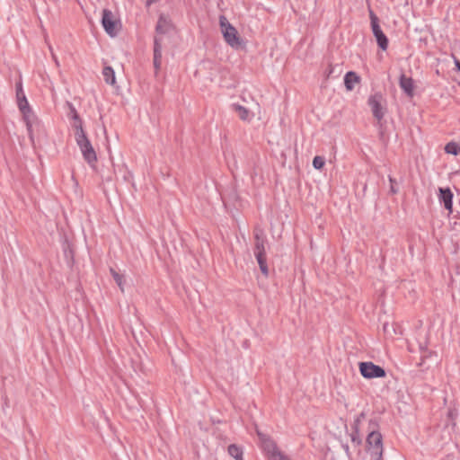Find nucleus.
Returning a JSON list of instances; mask_svg holds the SVG:
<instances>
[{
	"label": "nucleus",
	"mask_w": 460,
	"mask_h": 460,
	"mask_svg": "<svg viewBox=\"0 0 460 460\" xmlns=\"http://www.w3.org/2000/svg\"><path fill=\"white\" fill-rule=\"evenodd\" d=\"M172 29L171 21L164 15L161 14L155 26L156 35L154 39V67L157 73L162 65V50H163V35L169 32Z\"/></svg>",
	"instance_id": "obj_1"
},
{
	"label": "nucleus",
	"mask_w": 460,
	"mask_h": 460,
	"mask_svg": "<svg viewBox=\"0 0 460 460\" xmlns=\"http://www.w3.org/2000/svg\"><path fill=\"white\" fill-rule=\"evenodd\" d=\"M254 235V248L253 253L259 264L261 273L265 276H269V268L267 265L266 259V249L267 238L261 228H255L253 232Z\"/></svg>",
	"instance_id": "obj_2"
},
{
	"label": "nucleus",
	"mask_w": 460,
	"mask_h": 460,
	"mask_svg": "<svg viewBox=\"0 0 460 460\" xmlns=\"http://www.w3.org/2000/svg\"><path fill=\"white\" fill-rule=\"evenodd\" d=\"M221 32L226 42L234 49H243L245 48L243 40L240 37L237 30L228 22L226 17H219Z\"/></svg>",
	"instance_id": "obj_3"
},
{
	"label": "nucleus",
	"mask_w": 460,
	"mask_h": 460,
	"mask_svg": "<svg viewBox=\"0 0 460 460\" xmlns=\"http://www.w3.org/2000/svg\"><path fill=\"white\" fill-rule=\"evenodd\" d=\"M75 141L80 147L84 160L89 164H93L97 161L96 153L88 139L83 127L79 126V130L75 132Z\"/></svg>",
	"instance_id": "obj_4"
},
{
	"label": "nucleus",
	"mask_w": 460,
	"mask_h": 460,
	"mask_svg": "<svg viewBox=\"0 0 460 460\" xmlns=\"http://www.w3.org/2000/svg\"><path fill=\"white\" fill-rule=\"evenodd\" d=\"M102 24L106 33L111 37L116 36L121 28L119 20L109 9L102 10Z\"/></svg>",
	"instance_id": "obj_5"
},
{
	"label": "nucleus",
	"mask_w": 460,
	"mask_h": 460,
	"mask_svg": "<svg viewBox=\"0 0 460 460\" xmlns=\"http://www.w3.org/2000/svg\"><path fill=\"white\" fill-rule=\"evenodd\" d=\"M369 16L372 32L376 40L377 45L382 50H386L388 48V39L380 28L378 18L371 10L369 11Z\"/></svg>",
	"instance_id": "obj_6"
},
{
	"label": "nucleus",
	"mask_w": 460,
	"mask_h": 460,
	"mask_svg": "<svg viewBox=\"0 0 460 460\" xmlns=\"http://www.w3.org/2000/svg\"><path fill=\"white\" fill-rule=\"evenodd\" d=\"M360 374L367 379L385 377L386 376L385 370L380 366L375 365L373 362H360L359 363Z\"/></svg>",
	"instance_id": "obj_7"
},
{
	"label": "nucleus",
	"mask_w": 460,
	"mask_h": 460,
	"mask_svg": "<svg viewBox=\"0 0 460 460\" xmlns=\"http://www.w3.org/2000/svg\"><path fill=\"white\" fill-rule=\"evenodd\" d=\"M384 102H385L384 97H383L382 93H376L375 94L371 95L367 101L368 105L371 108L373 116L378 121H380L384 118L385 113V109L383 105Z\"/></svg>",
	"instance_id": "obj_8"
},
{
	"label": "nucleus",
	"mask_w": 460,
	"mask_h": 460,
	"mask_svg": "<svg viewBox=\"0 0 460 460\" xmlns=\"http://www.w3.org/2000/svg\"><path fill=\"white\" fill-rule=\"evenodd\" d=\"M257 434L264 443L265 448L271 454L272 460H290L287 456L278 450L275 443L271 439L262 435L260 431H257Z\"/></svg>",
	"instance_id": "obj_9"
},
{
	"label": "nucleus",
	"mask_w": 460,
	"mask_h": 460,
	"mask_svg": "<svg viewBox=\"0 0 460 460\" xmlns=\"http://www.w3.org/2000/svg\"><path fill=\"white\" fill-rule=\"evenodd\" d=\"M378 424L376 420L369 421V429H371L369 434L367 437V443L370 447L381 449L382 448V435L380 432L376 430Z\"/></svg>",
	"instance_id": "obj_10"
},
{
	"label": "nucleus",
	"mask_w": 460,
	"mask_h": 460,
	"mask_svg": "<svg viewBox=\"0 0 460 460\" xmlns=\"http://www.w3.org/2000/svg\"><path fill=\"white\" fill-rule=\"evenodd\" d=\"M19 109H20L21 112L22 113L23 119L25 121L26 128L28 130L29 137H30L31 141L33 143L34 137H33V132H32V126H33V123L37 120V118L34 115V113L32 112L29 104L26 106L24 105L23 107H21Z\"/></svg>",
	"instance_id": "obj_11"
},
{
	"label": "nucleus",
	"mask_w": 460,
	"mask_h": 460,
	"mask_svg": "<svg viewBox=\"0 0 460 460\" xmlns=\"http://www.w3.org/2000/svg\"><path fill=\"white\" fill-rule=\"evenodd\" d=\"M366 414L365 412H361L357 418L354 420L353 425H352V433L350 434V439L351 442L354 444L355 447H358L362 443V439L358 434V426L362 419H365Z\"/></svg>",
	"instance_id": "obj_12"
},
{
	"label": "nucleus",
	"mask_w": 460,
	"mask_h": 460,
	"mask_svg": "<svg viewBox=\"0 0 460 460\" xmlns=\"http://www.w3.org/2000/svg\"><path fill=\"white\" fill-rule=\"evenodd\" d=\"M439 199L444 203L445 208L452 212L453 193L449 188H439Z\"/></svg>",
	"instance_id": "obj_13"
},
{
	"label": "nucleus",
	"mask_w": 460,
	"mask_h": 460,
	"mask_svg": "<svg viewBox=\"0 0 460 460\" xmlns=\"http://www.w3.org/2000/svg\"><path fill=\"white\" fill-rule=\"evenodd\" d=\"M400 87L407 93L409 96H412L413 94V80L411 77H407L405 75H401L399 80Z\"/></svg>",
	"instance_id": "obj_14"
},
{
	"label": "nucleus",
	"mask_w": 460,
	"mask_h": 460,
	"mask_svg": "<svg viewBox=\"0 0 460 460\" xmlns=\"http://www.w3.org/2000/svg\"><path fill=\"white\" fill-rule=\"evenodd\" d=\"M360 77L353 71H349L345 75L344 84L348 91L354 89L355 84L359 83Z\"/></svg>",
	"instance_id": "obj_15"
},
{
	"label": "nucleus",
	"mask_w": 460,
	"mask_h": 460,
	"mask_svg": "<svg viewBox=\"0 0 460 460\" xmlns=\"http://www.w3.org/2000/svg\"><path fill=\"white\" fill-rule=\"evenodd\" d=\"M70 112L68 113V117L73 119L72 128L75 129V132L79 130V126L83 127L82 119H80L75 108L70 103L67 102Z\"/></svg>",
	"instance_id": "obj_16"
},
{
	"label": "nucleus",
	"mask_w": 460,
	"mask_h": 460,
	"mask_svg": "<svg viewBox=\"0 0 460 460\" xmlns=\"http://www.w3.org/2000/svg\"><path fill=\"white\" fill-rule=\"evenodd\" d=\"M233 108L242 120L250 121L252 119L251 112L245 107L240 104H233Z\"/></svg>",
	"instance_id": "obj_17"
},
{
	"label": "nucleus",
	"mask_w": 460,
	"mask_h": 460,
	"mask_svg": "<svg viewBox=\"0 0 460 460\" xmlns=\"http://www.w3.org/2000/svg\"><path fill=\"white\" fill-rule=\"evenodd\" d=\"M228 454L234 457L235 460H243V448L235 444H231L228 446L227 448Z\"/></svg>",
	"instance_id": "obj_18"
},
{
	"label": "nucleus",
	"mask_w": 460,
	"mask_h": 460,
	"mask_svg": "<svg viewBox=\"0 0 460 460\" xmlns=\"http://www.w3.org/2000/svg\"><path fill=\"white\" fill-rule=\"evenodd\" d=\"M16 97L19 108L23 107L24 104L25 106L29 104L26 96L23 93L21 82L16 84Z\"/></svg>",
	"instance_id": "obj_19"
},
{
	"label": "nucleus",
	"mask_w": 460,
	"mask_h": 460,
	"mask_svg": "<svg viewBox=\"0 0 460 460\" xmlns=\"http://www.w3.org/2000/svg\"><path fill=\"white\" fill-rule=\"evenodd\" d=\"M102 75L107 84L111 85L115 84V73L111 66H105L102 70Z\"/></svg>",
	"instance_id": "obj_20"
},
{
	"label": "nucleus",
	"mask_w": 460,
	"mask_h": 460,
	"mask_svg": "<svg viewBox=\"0 0 460 460\" xmlns=\"http://www.w3.org/2000/svg\"><path fill=\"white\" fill-rule=\"evenodd\" d=\"M111 274L112 278L114 279L115 282L119 286L121 292H124V277L123 275H120L114 269H110Z\"/></svg>",
	"instance_id": "obj_21"
},
{
	"label": "nucleus",
	"mask_w": 460,
	"mask_h": 460,
	"mask_svg": "<svg viewBox=\"0 0 460 460\" xmlns=\"http://www.w3.org/2000/svg\"><path fill=\"white\" fill-rule=\"evenodd\" d=\"M445 151L447 154L457 155L460 153V147L456 142H449L446 145Z\"/></svg>",
	"instance_id": "obj_22"
},
{
	"label": "nucleus",
	"mask_w": 460,
	"mask_h": 460,
	"mask_svg": "<svg viewBox=\"0 0 460 460\" xmlns=\"http://www.w3.org/2000/svg\"><path fill=\"white\" fill-rule=\"evenodd\" d=\"M324 164H325V159L323 156H320V155L314 156V158L313 160V166L315 169L321 170L323 168Z\"/></svg>",
	"instance_id": "obj_23"
},
{
	"label": "nucleus",
	"mask_w": 460,
	"mask_h": 460,
	"mask_svg": "<svg viewBox=\"0 0 460 460\" xmlns=\"http://www.w3.org/2000/svg\"><path fill=\"white\" fill-rule=\"evenodd\" d=\"M422 339V341H419V349L420 351H426L428 348V341L425 334L423 335Z\"/></svg>",
	"instance_id": "obj_24"
},
{
	"label": "nucleus",
	"mask_w": 460,
	"mask_h": 460,
	"mask_svg": "<svg viewBox=\"0 0 460 460\" xmlns=\"http://www.w3.org/2000/svg\"><path fill=\"white\" fill-rule=\"evenodd\" d=\"M389 181L391 183L390 192L392 194H396L398 192V189L395 188L396 181L394 178H392L391 176H389Z\"/></svg>",
	"instance_id": "obj_25"
},
{
	"label": "nucleus",
	"mask_w": 460,
	"mask_h": 460,
	"mask_svg": "<svg viewBox=\"0 0 460 460\" xmlns=\"http://www.w3.org/2000/svg\"><path fill=\"white\" fill-rule=\"evenodd\" d=\"M456 415H457V412L455 409L449 410L448 414H447V416L450 420H454L456 417Z\"/></svg>",
	"instance_id": "obj_26"
},
{
	"label": "nucleus",
	"mask_w": 460,
	"mask_h": 460,
	"mask_svg": "<svg viewBox=\"0 0 460 460\" xmlns=\"http://www.w3.org/2000/svg\"><path fill=\"white\" fill-rule=\"evenodd\" d=\"M49 50H50V52H51V55H52L53 59L55 60V63L58 66V61L57 57H56V56H55V54L53 53L52 47H51V46H49Z\"/></svg>",
	"instance_id": "obj_27"
},
{
	"label": "nucleus",
	"mask_w": 460,
	"mask_h": 460,
	"mask_svg": "<svg viewBox=\"0 0 460 460\" xmlns=\"http://www.w3.org/2000/svg\"><path fill=\"white\" fill-rule=\"evenodd\" d=\"M335 72V66H330L328 70V76H331Z\"/></svg>",
	"instance_id": "obj_28"
},
{
	"label": "nucleus",
	"mask_w": 460,
	"mask_h": 460,
	"mask_svg": "<svg viewBox=\"0 0 460 460\" xmlns=\"http://www.w3.org/2000/svg\"><path fill=\"white\" fill-rule=\"evenodd\" d=\"M455 64H456V69L458 71H460V61L458 59L455 58Z\"/></svg>",
	"instance_id": "obj_29"
},
{
	"label": "nucleus",
	"mask_w": 460,
	"mask_h": 460,
	"mask_svg": "<svg viewBox=\"0 0 460 460\" xmlns=\"http://www.w3.org/2000/svg\"><path fill=\"white\" fill-rule=\"evenodd\" d=\"M159 0H146V5L149 6L154 3L158 2Z\"/></svg>",
	"instance_id": "obj_30"
},
{
	"label": "nucleus",
	"mask_w": 460,
	"mask_h": 460,
	"mask_svg": "<svg viewBox=\"0 0 460 460\" xmlns=\"http://www.w3.org/2000/svg\"><path fill=\"white\" fill-rule=\"evenodd\" d=\"M343 448L346 451L347 455L349 456V446L348 445H343Z\"/></svg>",
	"instance_id": "obj_31"
},
{
	"label": "nucleus",
	"mask_w": 460,
	"mask_h": 460,
	"mask_svg": "<svg viewBox=\"0 0 460 460\" xmlns=\"http://www.w3.org/2000/svg\"><path fill=\"white\" fill-rule=\"evenodd\" d=\"M386 325H387L386 323H385V324H384V330H385V331L386 330Z\"/></svg>",
	"instance_id": "obj_32"
}]
</instances>
